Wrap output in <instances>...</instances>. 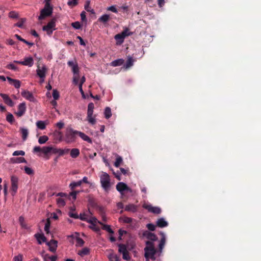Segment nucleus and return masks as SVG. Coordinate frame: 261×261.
I'll list each match as a JSON object with an SVG mask.
<instances>
[{
    "label": "nucleus",
    "instance_id": "1",
    "mask_svg": "<svg viewBox=\"0 0 261 261\" xmlns=\"http://www.w3.org/2000/svg\"><path fill=\"white\" fill-rule=\"evenodd\" d=\"M162 238L160 241L158 246V249L155 248V244H152V242L146 241L144 250V257L147 260L150 259L152 260L156 259L155 255L159 253V256L162 252L163 249L166 243V237L163 232H161Z\"/></svg>",
    "mask_w": 261,
    "mask_h": 261
},
{
    "label": "nucleus",
    "instance_id": "2",
    "mask_svg": "<svg viewBox=\"0 0 261 261\" xmlns=\"http://www.w3.org/2000/svg\"><path fill=\"white\" fill-rule=\"evenodd\" d=\"M80 132L74 130L71 127H68L65 133V141L67 143L75 142L76 136H79Z\"/></svg>",
    "mask_w": 261,
    "mask_h": 261
},
{
    "label": "nucleus",
    "instance_id": "3",
    "mask_svg": "<svg viewBox=\"0 0 261 261\" xmlns=\"http://www.w3.org/2000/svg\"><path fill=\"white\" fill-rule=\"evenodd\" d=\"M100 181L101 187L106 191H108L110 188V177L109 175L106 173L102 172L100 176Z\"/></svg>",
    "mask_w": 261,
    "mask_h": 261
},
{
    "label": "nucleus",
    "instance_id": "4",
    "mask_svg": "<svg viewBox=\"0 0 261 261\" xmlns=\"http://www.w3.org/2000/svg\"><path fill=\"white\" fill-rule=\"evenodd\" d=\"M53 7H48V5H45L44 8L41 10L38 20H42L47 17L50 16L53 14Z\"/></svg>",
    "mask_w": 261,
    "mask_h": 261
},
{
    "label": "nucleus",
    "instance_id": "5",
    "mask_svg": "<svg viewBox=\"0 0 261 261\" xmlns=\"http://www.w3.org/2000/svg\"><path fill=\"white\" fill-rule=\"evenodd\" d=\"M57 19L56 18H52L50 21H49L47 25H44L42 28V30L44 31H46L48 35L50 36L52 35L53 30H56V22Z\"/></svg>",
    "mask_w": 261,
    "mask_h": 261
},
{
    "label": "nucleus",
    "instance_id": "6",
    "mask_svg": "<svg viewBox=\"0 0 261 261\" xmlns=\"http://www.w3.org/2000/svg\"><path fill=\"white\" fill-rule=\"evenodd\" d=\"M51 146H35L33 148V152L34 153L42 152L44 156H47L50 153Z\"/></svg>",
    "mask_w": 261,
    "mask_h": 261
},
{
    "label": "nucleus",
    "instance_id": "7",
    "mask_svg": "<svg viewBox=\"0 0 261 261\" xmlns=\"http://www.w3.org/2000/svg\"><path fill=\"white\" fill-rule=\"evenodd\" d=\"M18 182V178L17 177H16L15 175H12L11 177V194L12 196L15 195L17 191Z\"/></svg>",
    "mask_w": 261,
    "mask_h": 261
},
{
    "label": "nucleus",
    "instance_id": "8",
    "mask_svg": "<svg viewBox=\"0 0 261 261\" xmlns=\"http://www.w3.org/2000/svg\"><path fill=\"white\" fill-rule=\"evenodd\" d=\"M117 190L119 192L121 195L123 194L124 191L129 193L132 192V190L127 186V185L123 182H118L116 186Z\"/></svg>",
    "mask_w": 261,
    "mask_h": 261
},
{
    "label": "nucleus",
    "instance_id": "9",
    "mask_svg": "<svg viewBox=\"0 0 261 261\" xmlns=\"http://www.w3.org/2000/svg\"><path fill=\"white\" fill-rule=\"evenodd\" d=\"M143 207L147 210L148 212L155 214H159L161 213V210L159 207H154L150 204H144Z\"/></svg>",
    "mask_w": 261,
    "mask_h": 261
},
{
    "label": "nucleus",
    "instance_id": "10",
    "mask_svg": "<svg viewBox=\"0 0 261 261\" xmlns=\"http://www.w3.org/2000/svg\"><path fill=\"white\" fill-rule=\"evenodd\" d=\"M14 62L22 65L28 66L29 67H32L34 64V60L31 57L25 58L23 61H14Z\"/></svg>",
    "mask_w": 261,
    "mask_h": 261
},
{
    "label": "nucleus",
    "instance_id": "11",
    "mask_svg": "<svg viewBox=\"0 0 261 261\" xmlns=\"http://www.w3.org/2000/svg\"><path fill=\"white\" fill-rule=\"evenodd\" d=\"M26 105L25 102L20 103L18 106V111L15 114L18 117L22 116L26 111Z\"/></svg>",
    "mask_w": 261,
    "mask_h": 261
},
{
    "label": "nucleus",
    "instance_id": "12",
    "mask_svg": "<svg viewBox=\"0 0 261 261\" xmlns=\"http://www.w3.org/2000/svg\"><path fill=\"white\" fill-rule=\"evenodd\" d=\"M144 236L148 240L147 241L152 242V244H154V242L158 239V237L154 233L147 231L144 233Z\"/></svg>",
    "mask_w": 261,
    "mask_h": 261
},
{
    "label": "nucleus",
    "instance_id": "13",
    "mask_svg": "<svg viewBox=\"0 0 261 261\" xmlns=\"http://www.w3.org/2000/svg\"><path fill=\"white\" fill-rule=\"evenodd\" d=\"M21 94L22 97L30 101L34 102L35 100L33 94L29 91L23 90L21 92Z\"/></svg>",
    "mask_w": 261,
    "mask_h": 261
},
{
    "label": "nucleus",
    "instance_id": "14",
    "mask_svg": "<svg viewBox=\"0 0 261 261\" xmlns=\"http://www.w3.org/2000/svg\"><path fill=\"white\" fill-rule=\"evenodd\" d=\"M46 244L49 247V250L52 252H55L57 248L58 242L54 240H51L49 242H48Z\"/></svg>",
    "mask_w": 261,
    "mask_h": 261
},
{
    "label": "nucleus",
    "instance_id": "15",
    "mask_svg": "<svg viewBox=\"0 0 261 261\" xmlns=\"http://www.w3.org/2000/svg\"><path fill=\"white\" fill-rule=\"evenodd\" d=\"M0 96L3 99L5 103L10 107L14 106V102L9 96L6 94L1 93Z\"/></svg>",
    "mask_w": 261,
    "mask_h": 261
},
{
    "label": "nucleus",
    "instance_id": "16",
    "mask_svg": "<svg viewBox=\"0 0 261 261\" xmlns=\"http://www.w3.org/2000/svg\"><path fill=\"white\" fill-rule=\"evenodd\" d=\"M46 71V68L45 66H43L42 68L38 67L37 69V74L41 79H42V81H44V79L45 76Z\"/></svg>",
    "mask_w": 261,
    "mask_h": 261
},
{
    "label": "nucleus",
    "instance_id": "17",
    "mask_svg": "<svg viewBox=\"0 0 261 261\" xmlns=\"http://www.w3.org/2000/svg\"><path fill=\"white\" fill-rule=\"evenodd\" d=\"M9 84L13 85L15 88H19L20 86V82L18 80L13 79L10 77H7Z\"/></svg>",
    "mask_w": 261,
    "mask_h": 261
},
{
    "label": "nucleus",
    "instance_id": "18",
    "mask_svg": "<svg viewBox=\"0 0 261 261\" xmlns=\"http://www.w3.org/2000/svg\"><path fill=\"white\" fill-rule=\"evenodd\" d=\"M156 226L163 228L168 226V222L163 218L159 219L156 221Z\"/></svg>",
    "mask_w": 261,
    "mask_h": 261
},
{
    "label": "nucleus",
    "instance_id": "19",
    "mask_svg": "<svg viewBox=\"0 0 261 261\" xmlns=\"http://www.w3.org/2000/svg\"><path fill=\"white\" fill-rule=\"evenodd\" d=\"M110 19V15L108 14H104L98 19V21L102 22L104 24L107 23Z\"/></svg>",
    "mask_w": 261,
    "mask_h": 261
},
{
    "label": "nucleus",
    "instance_id": "20",
    "mask_svg": "<svg viewBox=\"0 0 261 261\" xmlns=\"http://www.w3.org/2000/svg\"><path fill=\"white\" fill-rule=\"evenodd\" d=\"M35 237L39 244H41L42 242H45L46 241V238L43 234L37 233L35 234Z\"/></svg>",
    "mask_w": 261,
    "mask_h": 261
},
{
    "label": "nucleus",
    "instance_id": "21",
    "mask_svg": "<svg viewBox=\"0 0 261 261\" xmlns=\"http://www.w3.org/2000/svg\"><path fill=\"white\" fill-rule=\"evenodd\" d=\"M125 211L135 213L137 211V206L133 204H129L126 205Z\"/></svg>",
    "mask_w": 261,
    "mask_h": 261
},
{
    "label": "nucleus",
    "instance_id": "22",
    "mask_svg": "<svg viewBox=\"0 0 261 261\" xmlns=\"http://www.w3.org/2000/svg\"><path fill=\"white\" fill-rule=\"evenodd\" d=\"M114 38L116 40L117 45H121L124 42V38L120 33L116 34Z\"/></svg>",
    "mask_w": 261,
    "mask_h": 261
},
{
    "label": "nucleus",
    "instance_id": "23",
    "mask_svg": "<svg viewBox=\"0 0 261 261\" xmlns=\"http://www.w3.org/2000/svg\"><path fill=\"white\" fill-rule=\"evenodd\" d=\"M20 130L21 134L22 139L23 141L26 140L29 135L28 129L27 128L21 127Z\"/></svg>",
    "mask_w": 261,
    "mask_h": 261
},
{
    "label": "nucleus",
    "instance_id": "24",
    "mask_svg": "<svg viewBox=\"0 0 261 261\" xmlns=\"http://www.w3.org/2000/svg\"><path fill=\"white\" fill-rule=\"evenodd\" d=\"M124 63V60L122 59H119L112 61L111 63V65L113 67H116L122 65Z\"/></svg>",
    "mask_w": 261,
    "mask_h": 261
},
{
    "label": "nucleus",
    "instance_id": "25",
    "mask_svg": "<svg viewBox=\"0 0 261 261\" xmlns=\"http://www.w3.org/2000/svg\"><path fill=\"white\" fill-rule=\"evenodd\" d=\"M94 108V106L93 103L90 102L89 103L88 106V111H87V116H92L93 113V109Z\"/></svg>",
    "mask_w": 261,
    "mask_h": 261
},
{
    "label": "nucleus",
    "instance_id": "26",
    "mask_svg": "<svg viewBox=\"0 0 261 261\" xmlns=\"http://www.w3.org/2000/svg\"><path fill=\"white\" fill-rule=\"evenodd\" d=\"M80 150L77 148H73L70 150V156L72 158H76L80 155Z\"/></svg>",
    "mask_w": 261,
    "mask_h": 261
},
{
    "label": "nucleus",
    "instance_id": "27",
    "mask_svg": "<svg viewBox=\"0 0 261 261\" xmlns=\"http://www.w3.org/2000/svg\"><path fill=\"white\" fill-rule=\"evenodd\" d=\"M79 136L84 141L88 142V143H92V140L91 138L84 134L83 132H80Z\"/></svg>",
    "mask_w": 261,
    "mask_h": 261
},
{
    "label": "nucleus",
    "instance_id": "28",
    "mask_svg": "<svg viewBox=\"0 0 261 261\" xmlns=\"http://www.w3.org/2000/svg\"><path fill=\"white\" fill-rule=\"evenodd\" d=\"M11 160L14 163H27L25 159L23 157L11 158Z\"/></svg>",
    "mask_w": 261,
    "mask_h": 261
},
{
    "label": "nucleus",
    "instance_id": "29",
    "mask_svg": "<svg viewBox=\"0 0 261 261\" xmlns=\"http://www.w3.org/2000/svg\"><path fill=\"white\" fill-rule=\"evenodd\" d=\"M98 222L102 225V228L103 230H106L107 231L111 233H113L114 231L112 230V229L111 228L110 226L108 225L103 224L101 222L98 221Z\"/></svg>",
    "mask_w": 261,
    "mask_h": 261
},
{
    "label": "nucleus",
    "instance_id": "30",
    "mask_svg": "<svg viewBox=\"0 0 261 261\" xmlns=\"http://www.w3.org/2000/svg\"><path fill=\"white\" fill-rule=\"evenodd\" d=\"M134 60L131 57H128L125 65L126 68H129L133 65Z\"/></svg>",
    "mask_w": 261,
    "mask_h": 261
},
{
    "label": "nucleus",
    "instance_id": "31",
    "mask_svg": "<svg viewBox=\"0 0 261 261\" xmlns=\"http://www.w3.org/2000/svg\"><path fill=\"white\" fill-rule=\"evenodd\" d=\"M85 9L87 11L91 13L92 14H94L95 11L93 9H91V8L90 7V1H87L86 2V4L85 5Z\"/></svg>",
    "mask_w": 261,
    "mask_h": 261
},
{
    "label": "nucleus",
    "instance_id": "32",
    "mask_svg": "<svg viewBox=\"0 0 261 261\" xmlns=\"http://www.w3.org/2000/svg\"><path fill=\"white\" fill-rule=\"evenodd\" d=\"M89 249L88 248H84L81 250L79 251L78 252V254L81 256H84L85 255H88L89 253Z\"/></svg>",
    "mask_w": 261,
    "mask_h": 261
},
{
    "label": "nucleus",
    "instance_id": "33",
    "mask_svg": "<svg viewBox=\"0 0 261 261\" xmlns=\"http://www.w3.org/2000/svg\"><path fill=\"white\" fill-rule=\"evenodd\" d=\"M36 126L37 127L41 130L44 129L46 127V124L44 121H38L36 122Z\"/></svg>",
    "mask_w": 261,
    "mask_h": 261
},
{
    "label": "nucleus",
    "instance_id": "34",
    "mask_svg": "<svg viewBox=\"0 0 261 261\" xmlns=\"http://www.w3.org/2000/svg\"><path fill=\"white\" fill-rule=\"evenodd\" d=\"M48 140V137L47 136L44 135L40 137L38 139V143L40 144L45 143Z\"/></svg>",
    "mask_w": 261,
    "mask_h": 261
},
{
    "label": "nucleus",
    "instance_id": "35",
    "mask_svg": "<svg viewBox=\"0 0 261 261\" xmlns=\"http://www.w3.org/2000/svg\"><path fill=\"white\" fill-rule=\"evenodd\" d=\"M104 114H105V117L106 119L110 118L112 116L111 110L110 108H109V107L106 108V109L105 110Z\"/></svg>",
    "mask_w": 261,
    "mask_h": 261
},
{
    "label": "nucleus",
    "instance_id": "36",
    "mask_svg": "<svg viewBox=\"0 0 261 261\" xmlns=\"http://www.w3.org/2000/svg\"><path fill=\"white\" fill-rule=\"evenodd\" d=\"M109 258L110 261H120V257L115 254L111 253L109 256Z\"/></svg>",
    "mask_w": 261,
    "mask_h": 261
},
{
    "label": "nucleus",
    "instance_id": "37",
    "mask_svg": "<svg viewBox=\"0 0 261 261\" xmlns=\"http://www.w3.org/2000/svg\"><path fill=\"white\" fill-rule=\"evenodd\" d=\"M44 261H47V259H50L51 261H56L57 259V256L56 255L49 256L48 254H45L43 256Z\"/></svg>",
    "mask_w": 261,
    "mask_h": 261
},
{
    "label": "nucleus",
    "instance_id": "38",
    "mask_svg": "<svg viewBox=\"0 0 261 261\" xmlns=\"http://www.w3.org/2000/svg\"><path fill=\"white\" fill-rule=\"evenodd\" d=\"M81 185H82V181L79 180V181H78L77 182H72L70 183V184L69 185V187L70 188V189L72 190H73L76 187H79Z\"/></svg>",
    "mask_w": 261,
    "mask_h": 261
},
{
    "label": "nucleus",
    "instance_id": "39",
    "mask_svg": "<svg viewBox=\"0 0 261 261\" xmlns=\"http://www.w3.org/2000/svg\"><path fill=\"white\" fill-rule=\"evenodd\" d=\"M50 226V221L49 218H47L46 220L45 224V227H44V230L45 231V232L47 233H48L49 232V230Z\"/></svg>",
    "mask_w": 261,
    "mask_h": 261
},
{
    "label": "nucleus",
    "instance_id": "40",
    "mask_svg": "<svg viewBox=\"0 0 261 261\" xmlns=\"http://www.w3.org/2000/svg\"><path fill=\"white\" fill-rule=\"evenodd\" d=\"M121 35L122 37L125 38L127 36H129L132 34V33L129 31V29L126 28L124 30H123L121 33Z\"/></svg>",
    "mask_w": 261,
    "mask_h": 261
},
{
    "label": "nucleus",
    "instance_id": "41",
    "mask_svg": "<svg viewBox=\"0 0 261 261\" xmlns=\"http://www.w3.org/2000/svg\"><path fill=\"white\" fill-rule=\"evenodd\" d=\"M118 247V251L120 253L122 254L124 253L125 252L127 251L126 246L124 244H119Z\"/></svg>",
    "mask_w": 261,
    "mask_h": 261
},
{
    "label": "nucleus",
    "instance_id": "42",
    "mask_svg": "<svg viewBox=\"0 0 261 261\" xmlns=\"http://www.w3.org/2000/svg\"><path fill=\"white\" fill-rule=\"evenodd\" d=\"M57 202L59 206H64L66 203L64 199L62 197L57 198Z\"/></svg>",
    "mask_w": 261,
    "mask_h": 261
},
{
    "label": "nucleus",
    "instance_id": "43",
    "mask_svg": "<svg viewBox=\"0 0 261 261\" xmlns=\"http://www.w3.org/2000/svg\"><path fill=\"white\" fill-rule=\"evenodd\" d=\"M61 151V148H57L56 147H54L52 146H51V149H50V153L53 154H58L60 156V152Z\"/></svg>",
    "mask_w": 261,
    "mask_h": 261
},
{
    "label": "nucleus",
    "instance_id": "44",
    "mask_svg": "<svg viewBox=\"0 0 261 261\" xmlns=\"http://www.w3.org/2000/svg\"><path fill=\"white\" fill-rule=\"evenodd\" d=\"M6 120L8 122L10 123H13L14 121V118L13 115L11 113H8L6 117Z\"/></svg>",
    "mask_w": 261,
    "mask_h": 261
},
{
    "label": "nucleus",
    "instance_id": "45",
    "mask_svg": "<svg viewBox=\"0 0 261 261\" xmlns=\"http://www.w3.org/2000/svg\"><path fill=\"white\" fill-rule=\"evenodd\" d=\"M122 162V158L120 156H117L116 161L114 163V166L116 167H119L120 164Z\"/></svg>",
    "mask_w": 261,
    "mask_h": 261
},
{
    "label": "nucleus",
    "instance_id": "46",
    "mask_svg": "<svg viewBox=\"0 0 261 261\" xmlns=\"http://www.w3.org/2000/svg\"><path fill=\"white\" fill-rule=\"evenodd\" d=\"M77 4L78 0H69L67 3V5L71 8L76 6Z\"/></svg>",
    "mask_w": 261,
    "mask_h": 261
},
{
    "label": "nucleus",
    "instance_id": "47",
    "mask_svg": "<svg viewBox=\"0 0 261 261\" xmlns=\"http://www.w3.org/2000/svg\"><path fill=\"white\" fill-rule=\"evenodd\" d=\"M19 222L21 226L23 228H27V224L24 222V218L22 216H20L19 218Z\"/></svg>",
    "mask_w": 261,
    "mask_h": 261
},
{
    "label": "nucleus",
    "instance_id": "48",
    "mask_svg": "<svg viewBox=\"0 0 261 261\" xmlns=\"http://www.w3.org/2000/svg\"><path fill=\"white\" fill-rule=\"evenodd\" d=\"M72 71L75 75H79V68L77 63L75 62V66L72 68Z\"/></svg>",
    "mask_w": 261,
    "mask_h": 261
},
{
    "label": "nucleus",
    "instance_id": "49",
    "mask_svg": "<svg viewBox=\"0 0 261 261\" xmlns=\"http://www.w3.org/2000/svg\"><path fill=\"white\" fill-rule=\"evenodd\" d=\"M53 96L55 100H58L60 97L59 93L57 89H54L53 91Z\"/></svg>",
    "mask_w": 261,
    "mask_h": 261
},
{
    "label": "nucleus",
    "instance_id": "50",
    "mask_svg": "<svg viewBox=\"0 0 261 261\" xmlns=\"http://www.w3.org/2000/svg\"><path fill=\"white\" fill-rule=\"evenodd\" d=\"M76 245H79L80 246H82L84 245L85 242L81 238H76Z\"/></svg>",
    "mask_w": 261,
    "mask_h": 261
},
{
    "label": "nucleus",
    "instance_id": "51",
    "mask_svg": "<svg viewBox=\"0 0 261 261\" xmlns=\"http://www.w3.org/2000/svg\"><path fill=\"white\" fill-rule=\"evenodd\" d=\"M12 155L13 156L24 155L25 152L23 150H16L13 153Z\"/></svg>",
    "mask_w": 261,
    "mask_h": 261
},
{
    "label": "nucleus",
    "instance_id": "52",
    "mask_svg": "<svg viewBox=\"0 0 261 261\" xmlns=\"http://www.w3.org/2000/svg\"><path fill=\"white\" fill-rule=\"evenodd\" d=\"M71 26L75 29H80L81 28V25L79 21L72 22Z\"/></svg>",
    "mask_w": 261,
    "mask_h": 261
},
{
    "label": "nucleus",
    "instance_id": "53",
    "mask_svg": "<svg viewBox=\"0 0 261 261\" xmlns=\"http://www.w3.org/2000/svg\"><path fill=\"white\" fill-rule=\"evenodd\" d=\"M25 172L28 175H32L33 174V170L30 167L27 166L24 167Z\"/></svg>",
    "mask_w": 261,
    "mask_h": 261
},
{
    "label": "nucleus",
    "instance_id": "54",
    "mask_svg": "<svg viewBox=\"0 0 261 261\" xmlns=\"http://www.w3.org/2000/svg\"><path fill=\"white\" fill-rule=\"evenodd\" d=\"M25 21V19L21 18V20L17 22L16 24H15V25L19 27V28H22L23 24V23Z\"/></svg>",
    "mask_w": 261,
    "mask_h": 261
},
{
    "label": "nucleus",
    "instance_id": "55",
    "mask_svg": "<svg viewBox=\"0 0 261 261\" xmlns=\"http://www.w3.org/2000/svg\"><path fill=\"white\" fill-rule=\"evenodd\" d=\"M97 220L95 218H92L91 219L88 220L87 222L92 224L93 226H96V223L97 222Z\"/></svg>",
    "mask_w": 261,
    "mask_h": 261
},
{
    "label": "nucleus",
    "instance_id": "56",
    "mask_svg": "<svg viewBox=\"0 0 261 261\" xmlns=\"http://www.w3.org/2000/svg\"><path fill=\"white\" fill-rule=\"evenodd\" d=\"M79 193V191H73L70 193V195L72 196L73 200H75L76 198V195Z\"/></svg>",
    "mask_w": 261,
    "mask_h": 261
},
{
    "label": "nucleus",
    "instance_id": "57",
    "mask_svg": "<svg viewBox=\"0 0 261 261\" xmlns=\"http://www.w3.org/2000/svg\"><path fill=\"white\" fill-rule=\"evenodd\" d=\"M70 151V149L66 148L64 149H61V151L60 152V156H62L65 154L68 153Z\"/></svg>",
    "mask_w": 261,
    "mask_h": 261
},
{
    "label": "nucleus",
    "instance_id": "58",
    "mask_svg": "<svg viewBox=\"0 0 261 261\" xmlns=\"http://www.w3.org/2000/svg\"><path fill=\"white\" fill-rule=\"evenodd\" d=\"M9 16L12 18L18 17V14L14 11H11L9 14Z\"/></svg>",
    "mask_w": 261,
    "mask_h": 261
},
{
    "label": "nucleus",
    "instance_id": "59",
    "mask_svg": "<svg viewBox=\"0 0 261 261\" xmlns=\"http://www.w3.org/2000/svg\"><path fill=\"white\" fill-rule=\"evenodd\" d=\"M146 226L147 228L150 231H154L155 229V226L152 223L148 224Z\"/></svg>",
    "mask_w": 261,
    "mask_h": 261
},
{
    "label": "nucleus",
    "instance_id": "60",
    "mask_svg": "<svg viewBox=\"0 0 261 261\" xmlns=\"http://www.w3.org/2000/svg\"><path fill=\"white\" fill-rule=\"evenodd\" d=\"M69 216L73 218L74 219H78L79 218V215L76 213H74L73 212L70 211L68 213Z\"/></svg>",
    "mask_w": 261,
    "mask_h": 261
},
{
    "label": "nucleus",
    "instance_id": "61",
    "mask_svg": "<svg viewBox=\"0 0 261 261\" xmlns=\"http://www.w3.org/2000/svg\"><path fill=\"white\" fill-rule=\"evenodd\" d=\"M107 10L109 11H111L115 13L118 12L117 9L116 8V7L114 6H112L108 7L107 8Z\"/></svg>",
    "mask_w": 261,
    "mask_h": 261
},
{
    "label": "nucleus",
    "instance_id": "62",
    "mask_svg": "<svg viewBox=\"0 0 261 261\" xmlns=\"http://www.w3.org/2000/svg\"><path fill=\"white\" fill-rule=\"evenodd\" d=\"M80 15H81V20L83 21H87V18H86V12L85 11H82L81 12Z\"/></svg>",
    "mask_w": 261,
    "mask_h": 261
},
{
    "label": "nucleus",
    "instance_id": "63",
    "mask_svg": "<svg viewBox=\"0 0 261 261\" xmlns=\"http://www.w3.org/2000/svg\"><path fill=\"white\" fill-rule=\"evenodd\" d=\"M87 118L89 123L92 124H94L95 123L96 120L94 118L92 117V116L90 117L87 116Z\"/></svg>",
    "mask_w": 261,
    "mask_h": 261
},
{
    "label": "nucleus",
    "instance_id": "64",
    "mask_svg": "<svg viewBox=\"0 0 261 261\" xmlns=\"http://www.w3.org/2000/svg\"><path fill=\"white\" fill-rule=\"evenodd\" d=\"M79 218H80L81 220L83 221H87V218L86 217V215L85 214H80V216H79Z\"/></svg>",
    "mask_w": 261,
    "mask_h": 261
}]
</instances>
